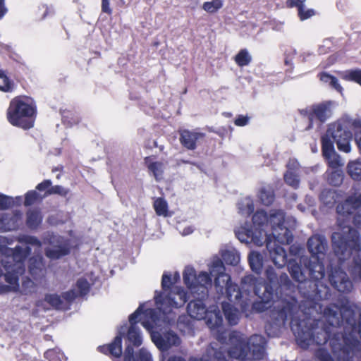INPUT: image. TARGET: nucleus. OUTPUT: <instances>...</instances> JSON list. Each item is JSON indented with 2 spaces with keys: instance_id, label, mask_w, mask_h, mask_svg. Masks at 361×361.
I'll return each mask as SVG.
<instances>
[{
  "instance_id": "nucleus-1",
  "label": "nucleus",
  "mask_w": 361,
  "mask_h": 361,
  "mask_svg": "<svg viewBox=\"0 0 361 361\" xmlns=\"http://www.w3.org/2000/svg\"><path fill=\"white\" fill-rule=\"evenodd\" d=\"M361 208V190L353 188V191L345 201L337 206L338 223L341 232L332 235L334 252L340 260H345L355 253L350 273L355 280H361V258L357 253L361 250V242L357 231L349 226L343 225L341 218L349 216Z\"/></svg>"
},
{
  "instance_id": "nucleus-2",
  "label": "nucleus",
  "mask_w": 361,
  "mask_h": 361,
  "mask_svg": "<svg viewBox=\"0 0 361 361\" xmlns=\"http://www.w3.org/2000/svg\"><path fill=\"white\" fill-rule=\"evenodd\" d=\"M206 324L221 343L229 345L228 355L239 361H256L265 355V338L253 335L248 341L239 332L227 333L224 331L222 316L216 307H212L206 314Z\"/></svg>"
},
{
  "instance_id": "nucleus-3",
  "label": "nucleus",
  "mask_w": 361,
  "mask_h": 361,
  "mask_svg": "<svg viewBox=\"0 0 361 361\" xmlns=\"http://www.w3.org/2000/svg\"><path fill=\"white\" fill-rule=\"evenodd\" d=\"M252 221L255 232L245 226L236 230L235 235L240 242L262 246L268 235H273L281 243H291V229L296 226V221L292 216H286L282 210H271L269 216L263 210H259L254 214Z\"/></svg>"
},
{
  "instance_id": "nucleus-4",
  "label": "nucleus",
  "mask_w": 361,
  "mask_h": 361,
  "mask_svg": "<svg viewBox=\"0 0 361 361\" xmlns=\"http://www.w3.org/2000/svg\"><path fill=\"white\" fill-rule=\"evenodd\" d=\"M23 240L25 245L16 246L14 250L4 245L0 247V276L3 274L4 269L5 280L9 284H0V293L18 290V277L25 271L23 260L31 250L28 245L37 247L41 246V243L34 237L26 236Z\"/></svg>"
},
{
  "instance_id": "nucleus-5",
  "label": "nucleus",
  "mask_w": 361,
  "mask_h": 361,
  "mask_svg": "<svg viewBox=\"0 0 361 361\" xmlns=\"http://www.w3.org/2000/svg\"><path fill=\"white\" fill-rule=\"evenodd\" d=\"M145 305H140L138 309L129 317L130 326H122L118 330V335L116 336L114 341L108 346L101 347L102 351L106 353L109 351L116 357H120L122 353L121 336L124 335L127 331V338L130 344L134 346H139L142 344V338L136 326L137 322H140L145 329L152 334V329L157 326H161L160 319L157 318L156 312L152 309H145Z\"/></svg>"
},
{
  "instance_id": "nucleus-6",
  "label": "nucleus",
  "mask_w": 361,
  "mask_h": 361,
  "mask_svg": "<svg viewBox=\"0 0 361 361\" xmlns=\"http://www.w3.org/2000/svg\"><path fill=\"white\" fill-rule=\"evenodd\" d=\"M296 308L295 305L290 302L286 303L279 311L276 318L279 325L284 324L285 322L290 318V327L296 338V341L303 348H307L313 343L317 345L326 343L329 337L328 332L324 329L318 327L310 328L308 326L307 324H311L309 319L307 321H299L293 316Z\"/></svg>"
},
{
  "instance_id": "nucleus-7",
  "label": "nucleus",
  "mask_w": 361,
  "mask_h": 361,
  "mask_svg": "<svg viewBox=\"0 0 361 361\" xmlns=\"http://www.w3.org/2000/svg\"><path fill=\"white\" fill-rule=\"evenodd\" d=\"M307 246L312 257L308 258L307 256L300 255L299 262L309 269V274L312 279H321L324 276V267L322 259L326 250V239L322 235H313L308 240Z\"/></svg>"
},
{
  "instance_id": "nucleus-8",
  "label": "nucleus",
  "mask_w": 361,
  "mask_h": 361,
  "mask_svg": "<svg viewBox=\"0 0 361 361\" xmlns=\"http://www.w3.org/2000/svg\"><path fill=\"white\" fill-rule=\"evenodd\" d=\"M159 315L157 316L162 324H169L174 320L173 308L182 307L187 301L186 294L181 287H173L165 294H157L154 296Z\"/></svg>"
},
{
  "instance_id": "nucleus-9",
  "label": "nucleus",
  "mask_w": 361,
  "mask_h": 361,
  "mask_svg": "<svg viewBox=\"0 0 361 361\" xmlns=\"http://www.w3.org/2000/svg\"><path fill=\"white\" fill-rule=\"evenodd\" d=\"M208 267L210 274L215 277L214 284L217 291L223 293L225 288L226 295L231 301L240 300L242 292L236 284L231 283L230 276L225 273L221 259L219 257H213Z\"/></svg>"
},
{
  "instance_id": "nucleus-10",
  "label": "nucleus",
  "mask_w": 361,
  "mask_h": 361,
  "mask_svg": "<svg viewBox=\"0 0 361 361\" xmlns=\"http://www.w3.org/2000/svg\"><path fill=\"white\" fill-rule=\"evenodd\" d=\"M34 114L35 109L27 99L17 97L10 103L7 118L13 126L29 129L34 125Z\"/></svg>"
},
{
  "instance_id": "nucleus-11",
  "label": "nucleus",
  "mask_w": 361,
  "mask_h": 361,
  "mask_svg": "<svg viewBox=\"0 0 361 361\" xmlns=\"http://www.w3.org/2000/svg\"><path fill=\"white\" fill-rule=\"evenodd\" d=\"M252 288L256 295L261 300L253 305V308L259 312H263L270 306L273 298V290L271 286L265 283L262 277H255L252 275L245 276L242 279V288L248 290Z\"/></svg>"
},
{
  "instance_id": "nucleus-12",
  "label": "nucleus",
  "mask_w": 361,
  "mask_h": 361,
  "mask_svg": "<svg viewBox=\"0 0 361 361\" xmlns=\"http://www.w3.org/2000/svg\"><path fill=\"white\" fill-rule=\"evenodd\" d=\"M357 340L350 334V338L342 336V342H338V338L330 340L334 358L324 350L320 349L317 352V356L320 361H350V353L355 345Z\"/></svg>"
},
{
  "instance_id": "nucleus-13",
  "label": "nucleus",
  "mask_w": 361,
  "mask_h": 361,
  "mask_svg": "<svg viewBox=\"0 0 361 361\" xmlns=\"http://www.w3.org/2000/svg\"><path fill=\"white\" fill-rule=\"evenodd\" d=\"M183 280L192 293L202 294L204 297L207 293V288L212 286V279L206 271H201L197 276L191 267H185L183 271Z\"/></svg>"
},
{
  "instance_id": "nucleus-14",
  "label": "nucleus",
  "mask_w": 361,
  "mask_h": 361,
  "mask_svg": "<svg viewBox=\"0 0 361 361\" xmlns=\"http://www.w3.org/2000/svg\"><path fill=\"white\" fill-rule=\"evenodd\" d=\"M47 245L45 253L51 259H57L69 254L72 244L71 240L59 235L48 234L44 239Z\"/></svg>"
},
{
  "instance_id": "nucleus-15",
  "label": "nucleus",
  "mask_w": 361,
  "mask_h": 361,
  "mask_svg": "<svg viewBox=\"0 0 361 361\" xmlns=\"http://www.w3.org/2000/svg\"><path fill=\"white\" fill-rule=\"evenodd\" d=\"M324 317L332 326H338L345 322L351 326L353 332L355 331L354 312L347 306L341 308L335 305L327 307L324 310Z\"/></svg>"
},
{
  "instance_id": "nucleus-16",
  "label": "nucleus",
  "mask_w": 361,
  "mask_h": 361,
  "mask_svg": "<svg viewBox=\"0 0 361 361\" xmlns=\"http://www.w3.org/2000/svg\"><path fill=\"white\" fill-rule=\"evenodd\" d=\"M329 133L334 141L336 143L340 151L350 152L351 149L350 140L352 134L350 131L343 128L341 123H337L331 125L329 128Z\"/></svg>"
},
{
  "instance_id": "nucleus-17",
  "label": "nucleus",
  "mask_w": 361,
  "mask_h": 361,
  "mask_svg": "<svg viewBox=\"0 0 361 361\" xmlns=\"http://www.w3.org/2000/svg\"><path fill=\"white\" fill-rule=\"evenodd\" d=\"M264 242L267 243V248L271 260L278 268L283 267L287 263V255L285 250L276 243H280V242L274 238L273 235H268ZM281 244L282 243H281Z\"/></svg>"
},
{
  "instance_id": "nucleus-18",
  "label": "nucleus",
  "mask_w": 361,
  "mask_h": 361,
  "mask_svg": "<svg viewBox=\"0 0 361 361\" xmlns=\"http://www.w3.org/2000/svg\"><path fill=\"white\" fill-rule=\"evenodd\" d=\"M159 327H155L152 331V340L159 349L166 350L173 345L180 344V338L174 332L165 330L159 333L156 330Z\"/></svg>"
},
{
  "instance_id": "nucleus-19",
  "label": "nucleus",
  "mask_w": 361,
  "mask_h": 361,
  "mask_svg": "<svg viewBox=\"0 0 361 361\" xmlns=\"http://www.w3.org/2000/svg\"><path fill=\"white\" fill-rule=\"evenodd\" d=\"M226 346H219L218 343L212 344L207 350L205 355L200 360L194 357L190 358L188 361H226V356L222 352ZM167 361H185L180 356H171Z\"/></svg>"
},
{
  "instance_id": "nucleus-20",
  "label": "nucleus",
  "mask_w": 361,
  "mask_h": 361,
  "mask_svg": "<svg viewBox=\"0 0 361 361\" xmlns=\"http://www.w3.org/2000/svg\"><path fill=\"white\" fill-rule=\"evenodd\" d=\"M331 283L340 292H348L352 289L351 281L345 272L340 269L332 271L330 275Z\"/></svg>"
},
{
  "instance_id": "nucleus-21",
  "label": "nucleus",
  "mask_w": 361,
  "mask_h": 361,
  "mask_svg": "<svg viewBox=\"0 0 361 361\" xmlns=\"http://www.w3.org/2000/svg\"><path fill=\"white\" fill-rule=\"evenodd\" d=\"M22 219L20 212L15 214L0 212V231H7L14 230Z\"/></svg>"
},
{
  "instance_id": "nucleus-22",
  "label": "nucleus",
  "mask_w": 361,
  "mask_h": 361,
  "mask_svg": "<svg viewBox=\"0 0 361 361\" xmlns=\"http://www.w3.org/2000/svg\"><path fill=\"white\" fill-rule=\"evenodd\" d=\"M204 135L196 131L183 130L180 131V142L188 149H195L196 148V142L202 138Z\"/></svg>"
},
{
  "instance_id": "nucleus-23",
  "label": "nucleus",
  "mask_w": 361,
  "mask_h": 361,
  "mask_svg": "<svg viewBox=\"0 0 361 361\" xmlns=\"http://www.w3.org/2000/svg\"><path fill=\"white\" fill-rule=\"evenodd\" d=\"M187 310L190 317L197 320L204 319L208 312L202 300L190 301L188 305Z\"/></svg>"
},
{
  "instance_id": "nucleus-24",
  "label": "nucleus",
  "mask_w": 361,
  "mask_h": 361,
  "mask_svg": "<svg viewBox=\"0 0 361 361\" xmlns=\"http://www.w3.org/2000/svg\"><path fill=\"white\" fill-rule=\"evenodd\" d=\"M303 265L307 270L309 269L302 263L300 264L297 262V259H290L288 262V269L291 277L298 283L305 282L307 280V276L304 270H302L301 265Z\"/></svg>"
},
{
  "instance_id": "nucleus-25",
  "label": "nucleus",
  "mask_w": 361,
  "mask_h": 361,
  "mask_svg": "<svg viewBox=\"0 0 361 361\" xmlns=\"http://www.w3.org/2000/svg\"><path fill=\"white\" fill-rule=\"evenodd\" d=\"M333 103L328 102L320 104L312 107V113L310 114V121L313 117L318 118L320 121L324 122L331 114V106Z\"/></svg>"
},
{
  "instance_id": "nucleus-26",
  "label": "nucleus",
  "mask_w": 361,
  "mask_h": 361,
  "mask_svg": "<svg viewBox=\"0 0 361 361\" xmlns=\"http://www.w3.org/2000/svg\"><path fill=\"white\" fill-rule=\"evenodd\" d=\"M90 285L85 279H80L76 283V288L71 290L64 293L63 297L67 301H71L78 295H85L89 291Z\"/></svg>"
},
{
  "instance_id": "nucleus-27",
  "label": "nucleus",
  "mask_w": 361,
  "mask_h": 361,
  "mask_svg": "<svg viewBox=\"0 0 361 361\" xmlns=\"http://www.w3.org/2000/svg\"><path fill=\"white\" fill-rule=\"evenodd\" d=\"M124 361H153L151 354L145 349L139 350L136 358L133 356V349L128 345L124 353Z\"/></svg>"
},
{
  "instance_id": "nucleus-28",
  "label": "nucleus",
  "mask_w": 361,
  "mask_h": 361,
  "mask_svg": "<svg viewBox=\"0 0 361 361\" xmlns=\"http://www.w3.org/2000/svg\"><path fill=\"white\" fill-rule=\"evenodd\" d=\"M222 308L228 323L231 325L236 324L239 319L238 310L229 303H223Z\"/></svg>"
},
{
  "instance_id": "nucleus-29",
  "label": "nucleus",
  "mask_w": 361,
  "mask_h": 361,
  "mask_svg": "<svg viewBox=\"0 0 361 361\" xmlns=\"http://www.w3.org/2000/svg\"><path fill=\"white\" fill-rule=\"evenodd\" d=\"M348 175L355 180H361V161L355 159L349 161L347 165Z\"/></svg>"
},
{
  "instance_id": "nucleus-30",
  "label": "nucleus",
  "mask_w": 361,
  "mask_h": 361,
  "mask_svg": "<svg viewBox=\"0 0 361 361\" xmlns=\"http://www.w3.org/2000/svg\"><path fill=\"white\" fill-rule=\"evenodd\" d=\"M248 261L252 270L256 273L262 271L263 259L262 255L257 252H251L248 256Z\"/></svg>"
},
{
  "instance_id": "nucleus-31",
  "label": "nucleus",
  "mask_w": 361,
  "mask_h": 361,
  "mask_svg": "<svg viewBox=\"0 0 361 361\" xmlns=\"http://www.w3.org/2000/svg\"><path fill=\"white\" fill-rule=\"evenodd\" d=\"M63 295L64 294L62 295L61 298V297L57 295H48L45 298V302L54 308L64 309L69 301H67Z\"/></svg>"
},
{
  "instance_id": "nucleus-32",
  "label": "nucleus",
  "mask_w": 361,
  "mask_h": 361,
  "mask_svg": "<svg viewBox=\"0 0 361 361\" xmlns=\"http://www.w3.org/2000/svg\"><path fill=\"white\" fill-rule=\"evenodd\" d=\"M221 256L224 262L230 265L235 266L240 261V255L237 250L233 248L223 251Z\"/></svg>"
},
{
  "instance_id": "nucleus-33",
  "label": "nucleus",
  "mask_w": 361,
  "mask_h": 361,
  "mask_svg": "<svg viewBox=\"0 0 361 361\" xmlns=\"http://www.w3.org/2000/svg\"><path fill=\"white\" fill-rule=\"evenodd\" d=\"M224 4V0H211L204 2L202 8L208 13L214 14L223 8Z\"/></svg>"
},
{
  "instance_id": "nucleus-34",
  "label": "nucleus",
  "mask_w": 361,
  "mask_h": 361,
  "mask_svg": "<svg viewBox=\"0 0 361 361\" xmlns=\"http://www.w3.org/2000/svg\"><path fill=\"white\" fill-rule=\"evenodd\" d=\"M154 209L158 216H163L164 217L171 216L168 209L167 202L161 197L157 198L153 204Z\"/></svg>"
},
{
  "instance_id": "nucleus-35",
  "label": "nucleus",
  "mask_w": 361,
  "mask_h": 361,
  "mask_svg": "<svg viewBox=\"0 0 361 361\" xmlns=\"http://www.w3.org/2000/svg\"><path fill=\"white\" fill-rule=\"evenodd\" d=\"M29 269L34 277L39 276L43 270L42 258L41 257L31 258L29 261Z\"/></svg>"
},
{
  "instance_id": "nucleus-36",
  "label": "nucleus",
  "mask_w": 361,
  "mask_h": 361,
  "mask_svg": "<svg viewBox=\"0 0 361 361\" xmlns=\"http://www.w3.org/2000/svg\"><path fill=\"white\" fill-rule=\"evenodd\" d=\"M259 198L265 205L271 204L274 200L273 190L270 187L262 188L259 193Z\"/></svg>"
},
{
  "instance_id": "nucleus-37",
  "label": "nucleus",
  "mask_w": 361,
  "mask_h": 361,
  "mask_svg": "<svg viewBox=\"0 0 361 361\" xmlns=\"http://www.w3.org/2000/svg\"><path fill=\"white\" fill-rule=\"evenodd\" d=\"M239 212L244 216H248L254 211V204L250 197L243 198L238 204Z\"/></svg>"
},
{
  "instance_id": "nucleus-38",
  "label": "nucleus",
  "mask_w": 361,
  "mask_h": 361,
  "mask_svg": "<svg viewBox=\"0 0 361 361\" xmlns=\"http://www.w3.org/2000/svg\"><path fill=\"white\" fill-rule=\"evenodd\" d=\"M331 135L329 133V130L327 131L326 135H325L322 137V152L324 157H326L327 155H331L332 154L336 153L333 145V142L331 140Z\"/></svg>"
},
{
  "instance_id": "nucleus-39",
  "label": "nucleus",
  "mask_w": 361,
  "mask_h": 361,
  "mask_svg": "<svg viewBox=\"0 0 361 361\" xmlns=\"http://www.w3.org/2000/svg\"><path fill=\"white\" fill-rule=\"evenodd\" d=\"M42 216L39 211H30L27 213V224L31 228H36L42 222Z\"/></svg>"
},
{
  "instance_id": "nucleus-40",
  "label": "nucleus",
  "mask_w": 361,
  "mask_h": 361,
  "mask_svg": "<svg viewBox=\"0 0 361 361\" xmlns=\"http://www.w3.org/2000/svg\"><path fill=\"white\" fill-rule=\"evenodd\" d=\"M252 57L246 49L240 50L235 56V63L240 66H245L250 63Z\"/></svg>"
},
{
  "instance_id": "nucleus-41",
  "label": "nucleus",
  "mask_w": 361,
  "mask_h": 361,
  "mask_svg": "<svg viewBox=\"0 0 361 361\" xmlns=\"http://www.w3.org/2000/svg\"><path fill=\"white\" fill-rule=\"evenodd\" d=\"M148 169L153 173L157 180L161 178L163 172V164L161 162H149V159H146Z\"/></svg>"
},
{
  "instance_id": "nucleus-42",
  "label": "nucleus",
  "mask_w": 361,
  "mask_h": 361,
  "mask_svg": "<svg viewBox=\"0 0 361 361\" xmlns=\"http://www.w3.org/2000/svg\"><path fill=\"white\" fill-rule=\"evenodd\" d=\"M284 180L288 185L297 188L300 183L298 174L292 171H286L284 174Z\"/></svg>"
},
{
  "instance_id": "nucleus-43",
  "label": "nucleus",
  "mask_w": 361,
  "mask_h": 361,
  "mask_svg": "<svg viewBox=\"0 0 361 361\" xmlns=\"http://www.w3.org/2000/svg\"><path fill=\"white\" fill-rule=\"evenodd\" d=\"M320 80L324 82L329 83L332 87L341 92L342 87L339 85L338 80L335 77L327 73H322L320 75Z\"/></svg>"
},
{
  "instance_id": "nucleus-44",
  "label": "nucleus",
  "mask_w": 361,
  "mask_h": 361,
  "mask_svg": "<svg viewBox=\"0 0 361 361\" xmlns=\"http://www.w3.org/2000/svg\"><path fill=\"white\" fill-rule=\"evenodd\" d=\"M343 178L342 171L341 169H335L329 176V181L331 185L337 186L341 184Z\"/></svg>"
},
{
  "instance_id": "nucleus-45",
  "label": "nucleus",
  "mask_w": 361,
  "mask_h": 361,
  "mask_svg": "<svg viewBox=\"0 0 361 361\" xmlns=\"http://www.w3.org/2000/svg\"><path fill=\"white\" fill-rule=\"evenodd\" d=\"M321 200L326 206H332L335 201V192L333 190H324L320 195Z\"/></svg>"
},
{
  "instance_id": "nucleus-46",
  "label": "nucleus",
  "mask_w": 361,
  "mask_h": 361,
  "mask_svg": "<svg viewBox=\"0 0 361 361\" xmlns=\"http://www.w3.org/2000/svg\"><path fill=\"white\" fill-rule=\"evenodd\" d=\"M343 78L357 82L361 85V70L346 71L343 75Z\"/></svg>"
},
{
  "instance_id": "nucleus-47",
  "label": "nucleus",
  "mask_w": 361,
  "mask_h": 361,
  "mask_svg": "<svg viewBox=\"0 0 361 361\" xmlns=\"http://www.w3.org/2000/svg\"><path fill=\"white\" fill-rule=\"evenodd\" d=\"M324 157L327 160L329 167L333 170L339 169L338 168L343 165L341 162L340 157L336 152L331 155H327Z\"/></svg>"
},
{
  "instance_id": "nucleus-48",
  "label": "nucleus",
  "mask_w": 361,
  "mask_h": 361,
  "mask_svg": "<svg viewBox=\"0 0 361 361\" xmlns=\"http://www.w3.org/2000/svg\"><path fill=\"white\" fill-rule=\"evenodd\" d=\"M44 355L49 361H62L64 357L63 354L57 348L48 350Z\"/></svg>"
},
{
  "instance_id": "nucleus-49",
  "label": "nucleus",
  "mask_w": 361,
  "mask_h": 361,
  "mask_svg": "<svg viewBox=\"0 0 361 361\" xmlns=\"http://www.w3.org/2000/svg\"><path fill=\"white\" fill-rule=\"evenodd\" d=\"M13 84L5 73L0 71V90L9 92L12 90Z\"/></svg>"
},
{
  "instance_id": "nucleus-50",
  "label": "nucleus",
  "mask_w": 361,
  "mask_h": 361,
  "mask_svg": "<svg viewBox=\"0 0 361 361\" xmlns=\"http://www.w3.org/2000/svg\"><path fill=\"white\" fill-rule=\"evenodd\" d=\"M45 195L41 196L36 191H30L25 195V204H32L37 200H41Z\"/></svg>"
},
{
  "instance_id": "nucleus-51",
  "label": "nucleus",
  "mask_w": 361,
  "mask_h": 361,
  "mask_svg": "<svg viewBox=\"0 0 361 361\" xmlns=\"http://www.w3.org/2000/svg\"><path fill=\"white\" fill-rule=\"evenodd\" d=\"M313 9L307 8L305 5L300 6L298 8V16L301 20H306L314 15Z\"/></svg>"
},
{
  "instance_id": "nucleus-52",
  "label": "nucleus",
  "mask_w": 361,
  "mask_h": 361,
  "mask_svg": "<svg viewBox=\"0 0 361 361\" xmlns=\"http://www.w3.org/2000/svg\"><path fill=\"white\" fill-rule=\"evenodd\" d=\"M172 284L171 276L168 274H164L162 276L161 286L163 288V292L160 294H165L166 292L169 291V288Z\"/></svg>"
},
{
  "instance_id": "nucleus-53",
  "label": "nucleus",
  "mask_w": 361,
  "mask_h": 361,
  "mask_svg": "<svg viewBox=\"0 0 361 361\" xmlns=\"http://www.w3.org/2000/svg\"><path fill=\"white\" fill-rule=\"evenodd\" d=\"M48 193L49 194H59V195L65 196L68 194V190H66V188H64L60 185H56V186L50 188L48 190Z\"/></svg>"
},
{
  "instance_id": "nucleus-54",
  "label": "nucleus",
  "mask_w": 361,
  "mask_h": 361,
  "mask_svg": "<svg viewBox=\"0 0 361 361\" xmlns=\"http://www.w3.org/2000/svg\"><path fill=\"white\" fill-rule=\"evenodd\" d=\"M13 201L11 197L0 195V209H5L9 207Z\"/></svg>"
},
{
  "instance_id": "nucleus-55",
  "label": "nucleus",
  "mask_w": 361,
  "mask_h": 361,
  "mask_svg": "<svg viewBox=\"0 0 361 361\" xmlns=\"http://www.w3.org/2000/svg\"><path fill=\"white\" fill-rule=\"evenodd\" d=\"M266 275L270 283H274L277 281V274L272 267H269L266 270Z\"/></svg>"
},
{
  "instance_id": "nucleus-56",
  "label": "nucleus",
  "mask_w": 361,
  "mask_h": 361,
  "mask_svg": "<svg viewBox=\"0 0 361 361\" xmlns=\"http://www.w3.org/2000/svg\"><path fill=\"white\" fill-rule=\"evenodd\" d=\"M299 163L294 159H291L288 161L287 164V171H292L295 173H297V171L299 169Z\"/></svg>"
},
{
  "instance_id": "nucleus-57",
  "label": "nucleus",
  "mask_w": 361,
  "mask_h": 361,
  "mask_svg": "<svg viewBox=\"0 0 361 361\" xmlns=\"http://www.w3.org/2000/svg\"><path fill=\"white\" fill-rule=\"evenodd\" d=\"M249 121V117L244 116H239L234 121L235 124L238 126H245Z\"/></svg>"
},
{
  "instance_id": "nucleus-58",
  "label": "nucleus",
  "mask_w": 361,
  "mask_h": 361,
  "mask_svg": "<svg viewBox=\"0 0 361 361\" xmlns=\"http://www.w3.org/2000/svg\"><path fill=\"white\" fill-rule=\"evenodd\" d=\"M306 0H288L287 4L289 7H294L296 6L298 8H300V6H302L304 5V2Z\"/></svg>"
},
{
  "instance_id": "nucleus-59",
  "label": "nucleus",
  "mask_w": 361,
  "mask_h": 361,
  "mask_svg": "<svg viewBox=\"0 0 361 361\" xmlns=\"http://www.w3.org/2000/svg\"><path fill=\"white\" fill-rule=\"evenodd\" d=\"M110 0H102V11L108 14L111 13V9L109 7Z\"/></svg>"
},
{
  "instance_id": "nucleus-60",
  "label": "nucleus",
  "mask_w": 361,
  "mask_h": 361,
  "mask_svg": "<svg viewBox=\"0 0 361 361\" xmlns=\"http://www.w3.org/2000/svg\"><path fill=\"white\" fill-rule=\"evenodd\" d=\"M51 185V182L49 180H46L42 183H39L37 186V189L39 190H45L49 188Z\"/></svg>"
},
{
  "instance_id": "nucleus-61",
  "label": "nucleus",
  "mask_w": 361,
  "mask_h": 361,
  "mask_svg": "<svg viewBox=\"0 0 361 361\" xmlns=\"http://www.w3.org/2000/svg\"><path fill=\"white\" fill-rule=\"evenodd\" d=\"M280 283L283 286H288L290 283V281L286 274L281 275L279 279Z\"/></svg>"
},
{
  "instance_id": "nucleus-62",
  "label": "nucleus",
  "mask_w": 361,
  "mask_h": 361,
  "mask_svg": "<svg viewBox=\"0 0 361 361\" xmlns=\"http://www.w3.org/2000/svg\"><path fill=\"white\" fill-rule=\"evenodd\" d=\"M4 1L5 0H0V19H1L7 12Z\"/></svg>"
},
{
  "instance_id": "nucleus-63",
  "label": "nucleus",
  "mask_w": 361,
  "mask_h": 361,
  "mask_svg": "<svg viewBox=\"0 0 361 361\" xmlns=\"http://www.w3.org/2000/svg\"><path fill=\"white\" fill-rule=\"evenodd\" d=\"M301 250L302 249L299 246L295 245H293L290 247V253L293 255H300Z\"/></svg>"
},
{
  "instance_id": "nucleus-64",
  "label": "nucleus",
  "mask_w": 361,
  "mask_h": 361,
  "mask_svg": "<svg viewBox=\"0 0 361 361\" xmlns=\"http://www.w3.org/2000/svg\"><path fill=\"white\" fill-rule=\"evenodd\" d=\"M355 139L357 142L358 148L361 151V133H355Z\"/></svg>"
}]
</instances>
